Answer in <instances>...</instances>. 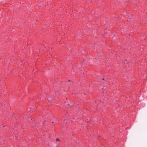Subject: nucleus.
Masks as SVG:
<instances>
[{
  "instance_id": "f257e3e1",
  "label": "nucleus",
  "mask_w": 147,
  "mask_h": 147,
  "mask_svg": "<svg viewBox=\"0 0 147 147\" xmlns=\"http://www.w3.org/2000/svg\"><path fill=\"white\" fill-rule=\"evenodd\" d=\"M59 140H59V139L58 138H57L56 139V141H59Z\"/></svg>"
},
{
  "instance_id": "f03ea898",
  "label": "nucleus",
  "mask_w": 147,
  "mask_h": 147,
  "mask_svg": "<svg viewBox=\"0 0 147 147\" xmlns=\"http://www.w3.org/2000/svg\"><path fill=\"white\" fill-rule=\"evenodd\" d=\"M68 81V82H69V81H70V80H69Z\"/></svg>"
}]
</instances>
